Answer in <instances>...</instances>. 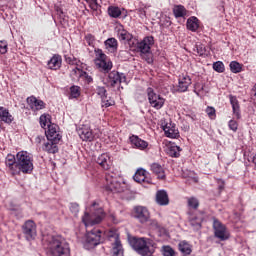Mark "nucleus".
Segmentation results:
<instances>
[{"label":"nucleus","instance_id":"nucleus-13","mask_svg":"<svg viewBox=\"0 0 256 256\" xmlns=\"http://www.w3.org/2000/svg\"><path fill=\"white\" fill-rule=\"evenodd\" d=\"M22 234L28 242H32L35 240L37 236V226L33 220L29 219L24 222V224L22 225Z\"/></svg>","mask_w":256,"mask_h":256},{"label":"nucleus","instance_id":"nucleus-24","mask_svg":"<svg viewBox=\"0 0 256 256\" xmlns=\"http://www.w3.org/2000/svg\"><path fill=\"white\" fill-rule=\"evenodd\" d=\"M97 164L104 170L108 171L110 170L111 166H112V162H111V157L109 154L104 153L101 154L97 160H96Z\"/></svg>","mask_w":256,"mask_h":256},{"label":"nucleus","instance_id":"nucleus-53","mask_svg":"<svg viewBox=\"0 0 256 256\" xmlns=\"http://www.w3.org/2000/svg\"><path fill=\"white\" fill-rule=\"evenodd\" d=\"M228 127L230 128V130L236 133L238 130V122L235 120H231L230 122H228Z\"/></svg>","mask_w":256,"mask_h":256},{"label":"nucleus","instance_id":"nucleus-46","mask_svg":"<svg viewBox=\"0 0 256 256\" xmlns=\"http://www.w3.org/2000/svg\"><path fill=\"white\" fill-rule=\"evenodd\" d=\"M200 57L206 56V46L203 44L196 45L193 49Z\"/></svg>","mask_w":256,"mask_h":256},{"label":"nucleus","instance_id":"nucleus-54","mask_svg":"<svg viewBox=\"0 0 256 256\" xmlns=\"http://www.w3.org/2000/svg\"><path fill=\"white\" fill-rule=\"evenodd\" d=\"M149 226H150V229H160V224L155 219L150 220Z\"/></svg>","mask_w":256,"mask_h":256},{"label":"nucleus","instance_id":"nucleus-16","mask_svg":"<svg viewBox=\"0 0 256 256\" xmlns=\"http://www.w3.org/2000/svg\"><path fill=\"white\" fill-rule=\"evenodd\" d=\"M129 141L133 149H137L142 152H146L149 150V142H146L145 140L140 138L138 135L132 134L129 137Z\"/></svg>","mask_w":256,"mask_h":256},{"label":"nucleus","instance_id":"nucleus-11","mask_svg":"<svg viewBox=\"0 0 256 256\" xmlns=\"http://www.w3.org/2000/svg\"><path fill=\"white\" fill-rule=\"evenodd\" d=\"M79 138L86 142L94 141L95 139H99L102 136V132L99 128H80L78 130Z\"/></svg>","mask_w":256,"mask_h":256},{"label":"nucleus","instance_id":"nucleus-14","mask_svg":"<svg viewBox=\"0 0 256 256\" xmlns=\"http://www.w3.org/2000/svg\"><path fill=\"white\" fill-rule=\"evenodd\" d=\"M147 96L149 104L156 110H160L163 105H165V99H163L159 94L154 92L152 87L147 88Z\"/></svg>","mask_w":256,"mask_h":256},{"label":"nucleus","instance_id":"nucleus-59","mask_svg":"<svg viewBox=\"0 0 256 256\" xmlns=\"http://www.w3.org/2000/svg\"><path fill=\"white\" fill-rule=\"evenodd\" d=\"M110 218H112V221H113L115 224H118V220L115 218V215H114V214H110Z\"/></svg>","mask_w":256,"mask_h":256},{"label":"nucleus","instance_id":"nucleus-56","mask_svg":"<svg viewBox=\"0 0 256 256\" xmlns=\"http://www.w3.org/2000/svg\"><path fill=\"white\" fill-rule=\"evenodd\" d=\"M137 14L141 19H144L146 17V12L143 8L137 9Z\"/></svg>","mask_w":256,"mask_h":256},{"label":"nucleus","instance_id":"nucleus-60","mask_svg":"<svg viewBox=\"0 0 256 256\" xmlns=\"http://www.w3.org/2000/svg\"><path fill=\"white\" fill-rule=\"evenodd\" d=\"M96 206H97V203L96 202H93L92 206H91V210H95L96 209Z\"/></svg>","mask_w":256,"mask_h":256},{"label":"nucleus","instance_id":"nucleus-44","mask_svg":"<svg viewBox=\"0 0 256 256\" xmlns=\"http://www.w3.org/2000/svg\"><path fill=\"white\" fill-rule=\"evenodd\" d=\"M81 95V87L80 86H71L70 87V97L71 98H79Z\"/></svg>","mask_w":256,"mask_h":256},{"label":"nucleus","instance_id":"nucleus-36","mask_svg":"<svg viewBox=\"0 0 256 256\" xmlns=\"http://www.w3.org/2000/svg\"><path fill=\"white\" fill-rule=\"evenodd\" d=\"M178 249H179L180 253L184 256L191 255V253H192L191 245L189 243H187L186 241H181L178 244Z\"/></svg>","mask_w":256,"mask_h":256},{"label":"nucleus","instance_id":"nucleus-22","mask_svg":"<svg viewBox=\"0 0 256 256\" xmlns=\"http://www.w3.org/2000/svg\"><path fill=\"white\" fill-rule=\"evenodd\" d=\"M115 31L117 33L118 39L121 41H129L133 36L125 29L121 23H117L115 26Z\"/></svg>","mask_w":256,"mask_h":256},{"label":"nucleus","instance_id":"nucleus-6","mask_svg":"<svg viewBox=\"0 0 256 256\" xmlns=\"http://www.w3.org/2000/svg\"><path fill=\"white\" fill-rule=\"evenodd\" d=\"M105 216L106 214L103 208H98L92 214L85 212L84 216L82 217V221L85 227L89 228L102 222Z\"/></svg>","mask_w":256,"mask_h":256},{"label":"nucleus","instance_id":"nucleus-52","mask_svg":"<svg viewBox=\"0 0 256 256\" xmlns=\"http://www.w3.org/2000/svg\"><path fill=\"white\" fill-rule=\"evenodd\" d=\"M8 52V43L6 41H0V54L4 55Z\"/></svg>","mask_w":256,"mask_h":256},{"label":"nucleus","instance_id":"nucleus-25","mask_svg":"<svg viewBox=\"0 0 256 256\" xmlns=\"http://www.w3.org/2000/svg\"><path fill=\"white\" fill-rule=\"evenodd\" d=\"M72 73H74L80 80H82L85 85H90L94 82V79L89 75V73L81 70L80 68L76 67L74 70H72Z\"/></svg>","mask_w":256,"mask_h":256},{"label":"nucleus","instance_id":"nucleus-17","mask_svg":"<svg viewBox=\"0 0 256 256\" xmlns=\"http://www.w3.org/2000/svg\"><path fill=\"white\" fill-rule=\"evenodd\" d=\"M162 129L164 131L165 137L169 139H178L179 131L175 123L169 122L162 124Z\"/></svg>","mask_w":256,"mask_h":256},{"label":"nucleus","instance_id":"nucleus-32","mask_svg":"<svg viewBox=\"0 0 256 256\" xmlns=\"http://www.w3.org/2000/svg\"><path fill=\"white\" fill-rule=\"evenodd\" d=\"M58 144L59 142L48 140L46 143H44L43 151L50 154L58 153L59 151Z\"/></svg>","mask_w":256,"mask_h":256},{"label":"nucleus","instance_id":"nucleus-39","mask_svg":"<svg viewBox=\"0 0 256 256\" xmlns=\"http://www.w3.org/2000/svg\"><path fill=\"white\" fill-rule=\"evenodd\" d=\"M108 15L114 19H118L122 15V11L118 6H109Z\"/></svg>","mask_w":256,"mask_h":256},{"label":"nucleus","instance_id":"nucleus-15","mask_svg":"<svg viewBox=\"0 0 256 256\" xmlns=\"http://www.w3.org/2000/svg\"><path fill=\"white\" fill-rule=\"evenodd\" d=\"M126 75L124 73H119L117 71H112L108 73L107 76V85L110 87H115L116 85H121L123 82H126Z\"/></svg>","mask_w":256,"mask_h":256},{"label":"nucleus","instance_id":"nucleus-23","mask_svg":"<svg viewBox=\"0 0 256 256\" xmlns=\"http://www.w3.org/2000/svg\"><path fill=\"white\" fill-rule=\"evenodd\" d=\"M27 103L32 111H40L45 108L44 101L37 99L35 96L28 97Z\"/></svg>","mask_w":256,"mask_h":256},{"label":"nucleus","instance_id":"nucleus-8","mask_svg":"<svg viewBox=\"0 0 256 256\" xmlns=\"http://www.w3.org/2000/svg\"><path fill=\"white\" fill-rule=\"evenodd\" d=\"M100 243H103L102 230L94 228L93 230L87 231L84 244L85 248L94 249Z\"/></svg>","mask_w":256,"mask_h":256},{"label":"nucleus","instance_id":"nucleus-4","mask_svg":"<svg viewBox=\"0 0 256 256\" xmlns=\"http://www.w3.org/2000/svg\"><path fill=\"white\" fill-rule=\"evenodd\" d=\"M94 64L101 72L109 73L113 68V62L110 57H108L102 49H94Z\"/></svg>","mask_w":256,"mask_h":256},{"label":"nucleus","instance_id":"nucleus-45","mask_svg":"<svg viewBox=\"0 0 256 256\" xmlns=\"http://www.w3.org/2000/svg\"><path fill=\"white\" fill-rule=\"evenodd\" d=\"M64 61L68 63L69 65H79L80 60L75 58L73 55H64Z\"/></svg>","mask_w":256,"mask_h":256},{"label":"nucleus","instance_id":"nucleus-28","mask_svg":"<svg viewBox=\"0 0 256 256\" xmlns=\"http://www.w3.org/2000/svg\"><path fill=\"white\" fill-rule=\"evenodd\" d=\"M15 118L9 112V109L0 107V121L4 122L7 125H11Z\"/></svg>","mask_w":256,"mask_h":256},{"label":"nucleus","instance_id":"nucleus-30","mask_svg":"<svg viewBox=\"0 0 256 256\" xmlns=\"http://www.w3.org/2000/svg\"><path fill=\"white\" fill-rule=\"evenodd\" d=\"M105 49L109 52V53H116L118 51V40L117 38H108L105 41Z\"/></svg>","mask_w":256,"mask_h":256},{"label":"nucleus","instance_id":"nucleus-20","mask_svg":"<svg viewBox=\"0 0 256 256\" xmlns=\"http://www.w3.org/2000/svg\"><path fill=\"white\" fill-rule=\"evenodd\" d=\"M5 165L8 172H10L12 176H16L17 154L16 155L8 154L5 158Z\"/></svg>","mask_w":256,"mask_h":256},{"label":"nucleus","instance_id":"nucleus-38","mask_svg":"<svg viewBox=\"0 0 256 256\" xmlns=\"http://www.w3.org/2000/svg\"><path fill=\"white\" fill-rule=\"evenodd\" d=\"M182 149L176 145H170L166 151L168 155L172 158H178L180 156Z\"/></svg>","mask_w":256,"mask_h":256},{"label":"nucleus","instance_id":"nucleus-49","mask_svg":"<svg viewBox=\"0 0 256 256\" xmlns=\"http://www.w3.org/2000/svg\"><path fill=\"white\" fill-rule=\"evenodd\" d=\"M212 69L218 73H223L225 71V66L222 61H217L212 65Z\"/></svg>","mask_w":256,"mask_h":256},{"label":"nucleus","instance_id":"nucleus-43","mask_svg":"<svg viewBox=\"0 0 256 256\" xmlns=\"http://www.w3.org/2000/svg\"><path fill=\"white\" fill-rule=\"evenodd\" d=\"M162 255L163 256H177L178 253L170 245H164L162 247Z\"/></svg>","mask_w":256,"mask_h":256},{"label":"nucleus","instance_id":"nucleus-41","mask_svg":"<svg viewBox=\"0 0 256 256\" xmlns=\"http://www.w3.org/2000/svg\"><path fill=\"white\" fill-rule=\"evenodd\" d=\"M189 224H190V226H192V228L194 229V230H200L201 229V227H202V220H201V218H199V217H195V216H193V217H191V218H189Z\"/></svg>","mask_w":256,"mask_h":256},{"label":"nucleus","instance_id":"nucleus-10","mask_svg":"<svg viewBox=\"0 0 256 256\" xmlns=\"http://www.w3.org/2000/svg\"><path fill=\"white\" fill-rule=\"evenodd\" d=\"M132 217L136 219L139 223L145 224L146 222L150 221V210L142 205L134 206L132 210Z\"/></svg>","mask_w":256,"mask_h":256},{"label":"nucleus","instance_id":"nucleus-51","mask_svg":"<svg viewBox=\"0 0 256 256\" xmlns=\"http://www.w3.org/2000/svg\"><path fill=\"white\" fill-rule=\"evenodd\" d=\"M205 113H207V115L210 119L216 118V109L214 107H207L205 109Z\"/></svg>","mask_w":256,"mask_h":256},{"label":"nucleus","instance_id":"nucleus-29","mask_svg":"<svg viewBox=\"0 0 256 256\" xmlns=\"http://www.w3.org/2000/svg\"><path fill=\"white\" fill-rule=\"evenodd\" d=\"M156 203L160 206H168L169 205V196L165 190L157 191Z\"/></svg>","mask_w":256,"mask_h":256},{"label":"nucleus","instance_id":"nucleus-58","mask_svg":"<svg viewBox=\"0 0 256 256\" xmlns=\"http://www.w3.org/2000/svg\"><path fill=\"white\" fill-rule=\"evenodd\" d=\"M251 97L256 100V83L255 86L251 89Z\"/></svg>","mask_w":256,"mask_h":256},{"label":"nucleus","instance_id":"nucleus-26","mask_svg":"<svg viewBox=\"0 0 256 256\" xmlns=\"http://www.w3.org/2000/svg\"><path fill=\"white\" fill-rule=\"evenodd\" d=\"M62 62L63 59L61 58V56L59 54H54L51 60H48L47 67L52 71H57L60 69Z\"/></svg>","mask_w":256,"mask_h":256},{"label":"nucleus","instance_id":"nucleus-34","mask_svg":"<svg viewBox=\"0 0 256 256\" xmlns=\"http://www.w3.org/2000/svg\"><path fill=\"white\" fill-rule=\"evenodd\" d=\"M87 4H89L90 9L92 10V15L99 16L102 14V6L98 4L97 0H85Z\"/></svg>","mask_w":256,"mask_h":256},{"label":"nucleus","instance_id":"nucleus-19","mask_svg":"<svg viewBox=\"0 0 256 256\" xmlns=\"http://www.w3.org/2000/svg\"><path fill=\"white\" fill-rule=\"evenodd\" d=\"M59 127L56 124L47 126L46 138L48 141L59 142L62 136L58 132Z\"/></svg>","mask_w":256,"mask_h":256},{"label":"nucleus","instance_id":"nucleus-61","mask_svg":"<svg viewBox=\"0 0 256 256\" xmlns=\"http://www.w3.org/2000/svg\"><path fill=\"white\" fill-rule=\"evenodd\" d=\"M252 163L255 164V170H256V154H255V156L252 158Z\"/></svg>","mask_w":256,"mask_h":256},{"label":"nucleus","instance_id":"nucleus-5","mask_svg":"<svg viewBox=\"0 0 256 256\" xmlns=\"http://www.w3.org/2000/svg\"><path fill=\"white\" fill-rule=\"evenodd\" d=\"M154 44V38L152 36L145 37L142 41L137 43V50L140 52L141 57L146 60L147 63H152L151 47Z\"/></svg>","mask_w":256,"mask_h":256},{"label":"nucleus","instance_id":"nucleus-31","mask_svg":"<svg viewBox=\"0 0 256 256\" xmlns=\"http://www.w3.org/2000/svg\"><path fill=\"white\" fill-rule=\"evenodd\" d=\"M229 98L232 105L233 114L235 115L236 119H240L241 112H240L239 100L234 95H230Z\"/></svg>","mask_w":256,"mask_h":256},{"label":"nucleus","instance_id":"nucleus-55","mask_svg":"<svg viewBox=\"0 0 256 256\" xmlns=\"http://www.w3.org/2000/svg\"><path fill=\"white\" fill-rule=\"evenodd\" d=\"M199 84H195L194 86V92L197 96H199V92L204 90V86L199 87Z\"/></svg>","mask_w":256,"mask_h":256},{"label":"nucleus","instance_id":"nucleus-9","mask_svg":"<svg viewBox=\"0 0 256 256\" xmlns=\"http://www.w3.org/2000/svg\"><path fill=\"white\" fill-rule=\"evenodd\" d=\"M107 237L110 242H113L112 256H124L123 247L120 241V236L117 230H109Z\"/></svg>","mask_w":256,"mask_h":256},{"label":"nucleus","instance_id":"nucleus-35","mask_svg":"<svg viewBox=\"0 0 256 256\" xmlns=\"http://www.w3.org/2000/svg\"><path fill=\"white\" fill-rule=\"evenodd\" d=\"M186 28L192 32H196L200 28L199 19L197 17L188 18Z\"/></svg>","mask_w":256,"mask_h":256},{"label":"nucleus","instance_id":"nucleus-2","mask_svg":"<svg viewBox=\"0 0 256 256\" xmlns=\"http://www.w3.org/2000/svg\"><path fill=\"white\" fill-rule=\"evenodd\" d=\"M34 171V156L28 151L21 150L17 153L16 176L23 174H32Z\"/></svg>","mask_w":256,"mask_h":256},{"label":"nucleus","instance_id":"nucleus-47","mask_svg":"<svg viewBox=\"0 0 256 256\" xmlns=\"http://www.w3.org/2000/svg\"><path fill=\"white\" fill-rule=\"evenodd\" d=\"M101 103H102V107L104 108H109L113 105H115V101L110 99L109 97L105 96V97H101Z\"/></svg>","mask_w":256,"mask_h":256},{"label":"nucleus","instance_id":"nucleus-12","mask_svg":"<svg viewBox=\"0 0 256 256\" xmlns=\"http://www.w3.org/2000/svg\"><path fill=\"white\" fill-rule=\"evenodd\" d=\"M214 235L219 241L225 242L230 239V232L226 225L222 224L219 220L214 219Z\"/></svg>","mask_w":256,"mask_h":256},{"label":"nucleus","instance_id":"nucleus-21","mask_svg":"<svg viewBox=\"0 0 256 256\" xmlns=\"http://www.w3.org/2000/svg\"><path fill=\"white\" fill-rule=\"evenodd\" d=\"M133 180L140 184H152V179L149 177V172H147L145 169H138L136 174L133 176Z\"/></svg>","mask_w":256,"mask_h":256},{"label":"nucleus","instance_id":"nucleus-42","mask_svg":"<svg viewBox=\"0 0 256 256\" xmlns=\"http://www.w3.org/2000/svg\"><path fill=\"white\" fill-rule=\"evenodd\" d=\"M230 70L234 74H238L243 71V64H240L238 61H232L230 63Z\"/></svg>","mask_w":256,"mask_h":256},{"label":"nucleus","instance_id":"nucleus-40","mask_svg":"<svg viewBox=\"0 0 256 256\" xmlns=\"http://www.w3.org/2000/svg\"><path fill=\"white\" fill-rule=\"evenodd\" d=\"M39 123H40V126H42L43 129H45V127H49V125H53L51 123V116L49 114L40 115Z\"/></svg>","mask_w":256,"mask_h":256},{"label":"nucleus","instance_id":"nucleus-57","mask_svg":"<svg viewBox=\"0 0 256 256\" xmlns=\"http://www.w3.org/2000/svg\"><path fill=\"white\" fill-rule=\"evenodd\" d=\"M70 210L74 213L79 212V205L78 204H71Z\"/></svg>","mask_w":256,"mask_h":256},{"label":"nucleus","instance_id":"nucleus-37","mask_svg":"<svg viewBox=\"0 0 256 256\" xmlns=\"http://www.w3.org/2000/svg\"><path fill=\"white\" fill-rule=\"evenodd\" d=\"M187 207L193 210H198L200 207V201L195 196L186 197Z\"/></svg>","mask_w":256,"mask_h":256},{"label":"nucleus","instance_id":"nucleus-1","mask_svg":"<svg viewBox=\"0 0 256 256\" xmlns=\"http://www.w3.org/2000/svg\"><path fill=\"white\" fill-rule=\"evenodd\" d=\"M46 254L48 256H71V248L66 238L55 235L46 240Z\"/></svg>","mask_w":256,"mask_h":256},{"label":"nucleus","instance_id":"nucleus-7","mask_svg":"<svg viewBox=\"0 0 256 256\" xmlns=\"http://www.w3.org/2000/svg\"><path fill=\"white\" fill-rule=\"evenodd\" d=\"M105 189L107 192H111L113 194H119L125 190L119 181L118 176L114 173L106 174Z\"/></svg>","mask_w":256,"mask_h":256},{"label":"nucleus","instance_id":"nucleus-3","mask_svg":"<svg viewBox=\"0 0 256 256\" xmlns=\"http://www.w3.org/2000/svg\"><path fill=\"white\" fill-rule=\"evenodd\" d=\"M130 245L141 256H152L155 252L152 241L149 238H130Z\"/></svg>","mask_w":256,"mask_h":256},{"label":"nucleus","instance_id":"nucleus-48","mask_svg":"<svg viewBox=\"0 0 256 256\" xmlns=\"http://www.w3.org/2000/svg\"><path fill=\"white\" fill-rule=\"evenodd\" d=\"M87 45H89L90 47H94L95 46V42H96V37L91 34V33H87L84 37Z\"/></svg>","mask_w":256,"mask_h":256},{"label":"nucleus","instance_id":"nucleus-50","mask_svg":"<svg viewBox=\"0 0 256 256\" xmlns=\"http://www.w3.org/2000/svg\"><path fill=\"white\" fill-rule=\"evenodd\" d=\"M96 93L98 96H100V98L107 97V90L105 86H97Z\"/></svg>","mask_w":256,"mask_h":256},{"label":"nucleus","instance_id":"nucleus-27","mask_svg":"<svg viewBox=\"0 0 256 256\" xmlns=\"http://www.w3.org/2000/svg\"><path fill=\"white\" fill-rule=\"evenodd\" d=\"M150 171H152V173H154L157 176L158 180H166L165 169H163L159 163L154 162L152 165H150Z\"/></svg>","mask_w":256,"mask_h":256},{"label":"nucleus","instance_id":"nucleus-18","mask_svg":"<svg viewBox=\"0 0 256 256\" xmlns=\"http://www.w3.org/2000/svg\"><path fill=\"white\" fill-rule=\"evenodd\" d=\"M190 85H192V80L189 75L187 74H182L179 79H178V86L174 91L178 93H184L188 91Z\"/></svg>","mask_w":256,"mask_h":256},{"label":"nucleus","instance_id":"nucleus-33","mask_svg":"<svg viewBox=\"0 0 256 256\" xmlns=\"http://www.w3.org/2000/svg\"><path fill=\"white\" fill-rule=\"evenodd\" d=\"M172 12L176 19L184 18L187 15V10L182 4L174 5Z\"/></svg>","mask_w":256,"mask_h":256}]
</instances>
